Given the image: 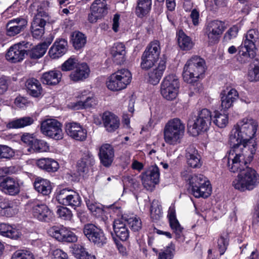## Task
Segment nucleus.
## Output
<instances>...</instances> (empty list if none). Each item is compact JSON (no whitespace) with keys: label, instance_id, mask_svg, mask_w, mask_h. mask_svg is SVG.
I'll return each mask as SVG.
<instances>
[{"label":"nucleus","instance_id":"nucleus-1","mask_svg":"<svg viewBox=\"0 0 259 259\" xmlns=\"http://www.w3.org/2000/svg\"><path fill=\"white\" fill-rule=\"evenodd\" d=\"M256 151L253 145L251 147L231 146L228 159V169L232 172H239L233 180L232 186L241 192L251 191L259 185V175L247 166Z\"/></svg>","mask_w":259,"mask_h":259},{"label":"nucleus","instance_id":"nucleus-2","mask_svg":"<svg viewBox=\"0 0 259 259\" xmlns=\"http://www.w3.org/2000/svg\"><path fill=\"white\" fill-rule=\"evenodd\" d=\"M258 126L257 121L251 117H245L239 120L230 132V146H240L243 148L253 145L256 148V144L253 138Z\"/></svg>","mask_w":259,"mask_h":259},{"label":"nucleus","instance_id":"nucleus-3","mask_svg":"<svg viewBox=\"0 0 259 259\" xmlns=\"http://www.w3.org/2000/svg\"><path fill=\"white\" fill-rule=\"evenodd\" d=\"M184 122L179 118H174L168 120L163 130V139L170 145H176L181 142L185 132Z\"/></svg>","mask_w":259,"mask_h":259},{"label":"nucleus","instance_id":"nucleus-4","mask_svg":"<svg viewBox=\"0 0 259 259\" xmlns=\"http://www.w3.org/2000/svg\"><path fill=\"white\" fill-rule=\"evenodd\" d=\"M204 72V60L199 56H193L187 61L184 67V80L188 83H192L196 81Z\"/></svg>","mask_w":259,"mask_h":259},{"label":"nucleus","instance_id":"nucleus-5","mask_svg":"<svg viewBox=\"0 0 259 259\" xmlns=\"http://www.w3.org/2000/svg\"><path fill=\"white\" fill-rule=\"evenodd\" d=\"M37 8L34 12L35 17L31 24V33L33 37L38 39L41 37L45 32L46 22L49 20L48 14L45 11L39 3L35 2L32 4L30 9Z\"/></svg>","mask_w":259,"mask_h":259},{"label":"nucleus","instance_id":"nucleus-6","mask_svg":"<svg viewBox=\"0 0 259 259\" xmlns=\"http://www.w3.org/2000/svg\"><path fill=\"white\" fill-rule=\"evenodd\" d=\"M132 79L131 72L126 69H122L112 74L107 81V88L111 91H117L125 89Z\"/></svg>","mask_w":259,"mask_h":259},{"label":"nucleus","instance_id":"nucleus-7","mask_svg":"<svg viewBox=\"0 0 259 259\" xmlns=\"http://www.w3.org/2000/svg\"><path fill=\"white\" fill-rule=\"evenodd\" d=\"M160 42L155 40L147 47L141 57V67L142 69L148 70L153 66L160 54Z\"/></svg>","mask_w":259,"mask_h":259},{"label":"nucleus","instance_id":"nucleus-8","mask_svg":"<svg viewBox=\"0 0 259 259\" xmlns=\"http://www.w3.org/2000/svg\"><path fill=\"white\" fill-rule=\"evenodd\" d=\"M160 92L162 97L167 100L176 98L180 87L178 77L174 74L165 76L161 83Z\"/></svg>","mask_w":259,"mask_h":259},{"label":"nucleus","instance_id":"nucleus-9","mask_svg":"<svg viewBox=\"0 0 259 259\" xmlns=\"http://www.w3.org/2000/svg\"><path fill=\"white\" fill-rule=\"evenodd\" d=\"M225 28V23L221 21L213 20L209 22L206 25L204 32L208 44L212 45L218 43Z\"/></svg>","mask_w":259,"mask_h":259},{"label":"nucleus","instance_id":"nucleus-10","mask_svg":"<svg viewBox=\"0 0 259 259\" xmlns=\"http://www.w3.org/2000/svg\"><path fill=\"white\" fill-rule=\"evenodd\" d=\"M40 130L44 135L54 140H59L63 138L62 124L55 119H47L43 121Z\"/></svg>","mask_w":259,"mask_h":259},{"label":"nucleus","instance_id":"nucleus-11","mask_svg":"<svg viewBox=\"0 0 259 259\" xmlns=\"http://www.w3.org/2000/svg\"><path fill=\"white\" fill-rule=\"evenodd\" d=\"M211 114L210 111L207 109H203L200 111L192 125L189 123L190 128L192 126V130L194 135H198L201 132H205L211 124Z\"/></svg>","mask_w":259,"mask_h":259},{"label":"nucleus","instance_id":"nucleus-12","mask_svg":"<svg viewBox=\"0 0 259 259\" xmlns=\"http://www.w3.org/2000/svg\"><path fill=\"white\" fill-rule=\"evenodd\" d=\"M83 233L91 242L98 246H102L106 243L107 238L103 231L92 224L85 225Z\"/></svg>","mask_w":259,"mask_h":259},{"label":"nucleus","instance_id":"nucleus-13","mask_svg":"<svg viewBox=\"0 0 259 259\" xmlns=\"http://www.w3.org/2000/svg\"><path fill=\"white\" fill-rule=\"evenodd\" d=\"M142 184L147 190L152 191L155 185L159 183L160 171L158 167L152 165L140 176Z\"/></svg>","mask_w":259,"mask_h":259},{"label":"nucleus","instance_id":"nucleus-14","mask_svg":"<svg viewBox=\"0 0 259 259\" xmlns=\"http://www.w3.org/2000/svg\"><path fill=\"white\" fill-rule=\"evenodd\" d=\"M31 45L25 41H22L11 46L6 55V59L11 63H17L22 61L25 57L27 48Z\"/></svg>","mask_w":259,"mask_h":259},{"label":"nucleus","instance_id":"nucleus-15","mask_svg":"<svg viewBox=\"0 0 259 259\" xmlns=\"http://www.w3.org/2000/svg\"><path fill=\"white\" fill-rule=\"evenodd\" d=\"M26 18L20 17L8 21L6 25V34L9 36H14L23 31L27 25Z\"/></svg>","mask_w":259,"mask_h":259},{"label":"nucleus","instance_id":"nucleus-16","mask_svg":"<svg viewBox=\"0 0 259 259\" xmlns=\"http://www.w3.org/2000/svg\"><path fill=\"white\" fill-rule=\"evenodd\" d=\"M65 129L67 134L72 139L78 141H85L87 131L78 123L69 122L65 123Z\"/></svg>","mask_w":259,"mask_h":259},{"label":"nucleus","instance_id":"nucleus-17","mask_svg":"<svg viewBox=\"0 0 259 259\" xmlns=\"http://www.w3.org/2000/svg\"><path fill=\"white\" fill-rule=\"evenodd\" d=\"M22 185L23 183L18 179L8 177L0 182V190L6 194L14 196L20 192Z\"/></svg>","mask_w":259,"mask_h":259},{"label":"nucleus","instance_id":"nucleus-18","mask_svg":"<svg viewBox=\"0 0 259 259\" xmlns=\"http://www.w3.org/2000/svg\"><path fill=\"white\" fill-rule=\"evenodd\" d=\"M33 217L39 221L48 222L53 218V213L45 204H37L31 210Z\"/></svg>","mask_w":259,"mask_h":259},{"label":"nucleus","instance_id":"nucleus-19","mask_svg":"<svg viewBox=\"0 0 259 259\" xmlns=\"http://www.w3.org/2000/svg\"><path fill=\"white\" fill-rule=\"evenodd\" d=\"M99 156L101 163L104 166H109L112 164L114 157L113 148L109 144L102 145L99 149Z\"/></svg>","mask_w":259,"mask_h":259},{"label":"nucleus","instance_id":"nucleus-20","mask_svg":"<svg viewBox=\"0 0 259 259\" xmlns=\"http://www.w3.org/2000/svg\"><path fill=\"white\" fill-rule=\"evenodd\" d=\"M166 68L165 59H161L157 66L148 73V81L152 84H158Z\"/></svg>","mask_w":259,"mask_h":259},{"label":"nucleus","instance_id":"nucleus-21","mask_svg":"<svg viewBox=\"0 0 259 259\" xmlns=\"http://www.w3.org/2000/svg\"><path fill=\"white\" fill-rule=\"evenodd\" d=\"M90 72V68L87 63H79L71 72L69 77L74 82L83 81L89 77Z\"/></svg>","mask_w":259,"mask_h":259},{"label":"nucleus","instance_id":"nucleus-22","mask_svg":"<svg viewBox=\"0 0 259 259\" xmlns=\"http://www.w3.org/2000/svg\"><path fill=\"white\" fill-rule=\"evenodd\" d=\"M67 41L65 39L56 40L49 51L50 57L57 59L64 55L67 50Z\"/></svg>","mask_w":259,"mask_h":259},{"label":"nucleus","instance_id":"nucleus-23","mask_svg":"<svg viewBox=\"0 0 259 259\" xmlns=\"http://www.w3.org/2000/svg\"><path fill=\"white\" fill-rule=\"evenodd\" d=\"M186 157L188 164L191 167L198 168L201 166L200 156L194 146L190 145L186 149Z\"/></svg>","mask_w":259,"mask_h":259},{"label":"nucleus","instance_id":"nucleus-24","mask_svg":"<svg viewBox=\"0 0 259 259\" xmlns=\"http://www.w3.org/2000/svg\"><path fill=\"white\" fill-rule=\"evenodd\" d=\"M113 228L116 236L122 241H125L129 237V231L126 227V221L123 218L115 220Z\"/></svg>","mask_w":259,"mask_h":259},{"label":"nucleus","instance_id":"nucleus-25","mask_svg":"<svg viewBox=\"0 0 259 259\" xmlns=\"http://www.w3.org/2000/svg\"><path fill=\"white\" fill-rule=\"evenodd\" d=\"M221 95V107L224 110H227L232 107L233 103L238 97L237 91L234 89H231L229 91H224Z\"/></svg>","mask_w":259,"mask_h":259},{"label":"nucleus","instance_id":"nucleus-26","mask_svg":"<svg viewBox=\"0 0 259 259\" xmlns=\"http://www.w3.org/2000/svg\"><path fill=\"white\" fill-rule=\"evenodd\" d=\"M102 119L106 130L112 132L117 129L119 125V119L117 116L110 112L103 113Z\"/></svg>","mask_w":259,"mask_h":259},{"label":"nucleus","instance_id":"nucleus-27","mask_svg":"<svg viewBox=\"0 0 259 259\" xmlns=\"http://www.w3.org/2000/svg\"><path fill=\"white\" fill-rule=\"evenodd\" d=\"M62 73L58 70H54L44 72L40 80L44 84L55 85L58 84L62 78Z\"/></svg>","mask_w":259,"mask_h":259},{"label":"nucleus","instance_id":"nucleus-28","mask_svg":"<svg viewBox=\"0 0 259 259\" xmlns=\"http://www.w3.org/2000/svg\"><path fill=\"white\" fill-rule=\"evenodd\" d=\"M25 86L28 94L31 96L35 98H39L42 96V88L39 80L31 78L27 80Z\"/></svg>","mask_w":259,"mask_h":259},{"label":"nucleus","instance_id":"nucleus-29","mask_svg":"<svg viewBox=\"0 0 259 259\" xmlns=\"http://www.w3.org/2000/svg\"><path fill=\"white\" fill-rule=\"evenodd\" d=\"M126 54L125 47L121 42L115 43L111 50L113 61L117 64H121L124 61Z\"/></svg>","mask_w":259,"mask_h":259},{"label":"nucleus","instance_id":"nucleus-30","mask_svg":"<svg viewBox=\"0 0 259 259\" xmlns=\"http://www.w3.org/2000/svg\"><path fill=\"white\" fill-rule=\"evenodd\" d=\"M243 44L251 49H255L259 42V30L255 29L249 30L243 40Z\"/></svg>","mask_w":259,"mask_h":259},{"label":"nucleus","instance_id":"nucleus-31","mask_svg":"<svg viewBox=\"0 0 259 259\" xmlns=\"http://www.w3.org/2000/svg\"><path fill=\"white\" fill-rule=\"evenodd\" d=\"M0 210L2 215L11 217L17 213L19 208L16 202L5 199L0 204Z\"/></svg>","mask_w":259,"mask_h":259},{"label":"nucleus","instance_id":"nucleus-32","mask_svg":"<svg viewBox=\"0 0 259 259\" xmlns=\"http://www.w3.org/2000/svg\"><path fill=\"white\" fill-rule=\"evenodd\" d=\"M35 120L30 116H24L13 119L8 122L6 127L9 128H21L32 125Z\"/></svg>","mask_w":259,"mask_h":259},{"label":"nucleus","instance_id":"nucleus-33","mask_svg":"<svg viewBox=\"0 0 259 259\" xmlns=\"http://www.w3.org/2000/svg\"><path fill=\"white\" fill-rule=\"evenodd\" d=\"M37 165L40 168L48 172H55L58 170L59 165L58 162L53 159L44 158L38 160Z\"/></svg>","mask_w":259,"mask_h":259},{"label":"nucleus","instance_id":"nucleus-34","mask_svg":"<svg viewBox=\"0 0 259 259\" xmlns=\"http://www.w3.org/2000/svg\"><path fill=\"white\" fill-rule=\"evenodd\" d=\"M152 6V0H138L135 9L136 15L139 18H143L148 15Z\"/></svg>","mask_w":259,"mask_h":259},{"label":"nucleus","instance_id":"nucleus-35","mask_svg":"<svg viewBox=\"0 0 259 259\" xmlns=\"http://www.w3.org/2000/svg\"><path fill=\"white\" fill-rule=\"evenodd\" d=\"M0 234L12 239H17L21 235L18 229L5 223L0 224Z\"/></svg>","mask_w":259,"mask_h":259},{"label":"nucleus","instance_id":"nucleus-36","mask_svg":"<svg viewBox=\"0 0 259 259\" xmlns=\"http://www.w3.org/2000/svg\"><path fill=\"white\" fill-rule=\"evenodd\" d=\"M35 189L44 195H49L52 190L51 183L47 179L37 178L34 183Z\"/></svg>","mask_w":259,"mask_h":259},{"label":"nucleus","instance_id":"nucleus-37","mask_svg":"<svg viewBox=\"0 0 259 259\" xmlns=\"http://www.w3.org/2000/svg\"><path fill=\"white\" fill-rule=\"evenodd\" d=\"M178 42L180 48L185 51L190 50L193 47V42L191 38L186 35L183 30L177 33Z\"/></svg>","mask_w":259,"mask_h":259},{"label":"nucleus","instance_id":"nucleus-38","mask_svg":"<svg viewBox=\"0 0 259 259\" xmlns=\"http://www.w3.org/2000/svg\"><path fill=\"white\" fill-rule=\"evenodd\" d=\"M72 252L77 259H96L94 255L89 253L85 248L79 244L73 245Z\"/></svg>","mask_w":259,"mask_h":259},{"label":"nucleus","instance_id":"nucleus-39","mask_svg":"<svg viewBox=\"0 0 259 259\" xmlns=\"http://www.w3.org/2000/svg\"><path fill=\"white\" fill-rule=\"evenodd\" d=\"M255 50L246 47L242 42L239 48V61L243 63L248 62L251 58L254 57Z\"/></svg>","mask_w":259,"mask_h":259},{"label":"nucleus","instance_id":"nucleus-40","mask_svg":"<svg viewBox=\"0 0 259 259\" xmlns=\"http://www.w3.org/2000/svg\"><path fill=\"white\" fill-rule=\"evenodd\" d=\"M71 41L75 49L79 50L86 44L87 37L79 31H75L71 35Z\"/></svg>","mask_w":259,"mask_h":259},{"label":"nucleus","instance_id":"nucleus-41","mask_svg":"<svg viewBox=\"0 0 259 259\" xmlns=\"http://www.w3.org/2000/svg\"><path fill=\"white\" fill-rule=\"evenodd\" d=\"M198 190H195L193 195L196 198H207L210 196L211 192V187L209 181L207 180L205 184L198 187Z\"/></svg>","mask_w":259,"mask_h":259},{"label":"nucleus","instance_id":"nucleus-42","mask_svg":"<svg viewBox=\"0 0 259 259\" xmlns=\"http://www.w3.org/2000/svg\"><path fill=\"white\" fill-rule=\"evenodd\" d=\"M207 178L201 174H194L189 178V185L191 187L192 193L198 190V187L205 184Z\"/></svg>","mask_w":259,"mask_h":259},{"label":"nucleus","instance_id":"nucleus-43","mask_svg":"<svg viewBox=\"0 0 259 259\" xmlns=\"http://www.w3.org/2000/svg\"><path fill=\"white\" fill-rule=\"evenodd\" d=\"M169 225L176 234V237L179 241H183L184 237L183 234V228L181 227L177 218L169 220Z\"/></svg>","mask_w":259,"mask_h":259},{"label":"nucleus","instance_id":"nucleus-44","mask_svg":"<svg viewBox=\"0 0 259 259\" xmlns=\"http://www.w3.org/2000/svg\"><path fill=\"white\" fill-rule=\"evenodd\" d=\"M107 4L106 0H95L91 7V10L104 16L107 13Z\"/></svg>","mask_w":259,"mask_h":259},{"label":"nucleus","instance_id":"nucleus-45","mask_svg":"<svg viewBox=\"0 0 259 259\" xmlns=\"http://www.w3.org/2000/svg\"><path fill=\"white\" fill-rule=\"evenodd\" d=\"M86 204L89 209L96 217H102L104 213L102 206L100 203H97L91 200H87Z\"/></svg>","mask_w":259,"mask_h":259},{"label":"nucleus","instance_id":"nucleus-46","mask_svg":"<svg viewBox=\"0 0 259 259\" xmlns=\"http://www.w3.org/2000/svg\"><path fill=\"white\" fill-rule=\"evenodd\" d=\"M72 191V190L68 188H64L57 191L56 198L58 202L64 205H68L67 202L71 195V192Z\"/></svg>","mask_w":259,"mask_h":259},{"label":"nucleus","instance_id":"nucleus-47","mask_svg":"<svg viewBox=\"0 0 259 259\" xmlns=\"http://www.w3.org/2000/svg\"><path fill=\"white\" fill-rule=\"evenodd\" d=\"M47 49L48 45L46 43L38 45L31 49L29 52V56L34 59L40 58L45 55Z\"/></svg>","mask_w":259,"mask_h":259},{"label":"nucleus","instance_id":"nucleus-48","mask_svg":"<svg viewBox=\"0 0 259 259\" xmlns=\"http://www.w3.org/2000/svg\"><path fill=\"white\" fill-rule=\"evenodd\" d=\"M214 113L213 123L220 128L226 127L228 123V115L219 111H215Z\"/></svg>","mask_w":259,"mask_h":259},{"label":"nucleus","instance_id":"nucleus-49","mask_svg":"<svg viewBox=\"0 0 259 259\" xmlns=\"http://www.w3.org/2000/svg\"><path fill=\"white\" fill-rule=\"evenodd\" d=\"M229 238L228 233H222L218 240V248L220 255L224 254L229 245Z\"/></svg>","mask_w":259,"mask_h":259},{"label":"nucleus","instance_id":"nucleus-50","mask_svg":"<svg viewBox=\"0 0 259 259\" xmlns=\"http://www.w3.org/2000/svg\"><path fill=\"white\" fill-rule=\"evenodd\" d=\"M65 229L63 226H54L49 230V234L56 240L63 242Z\"/></svg>","mask_w":259,"mask_h":259},{"label":"nucleus","instance_id":"nucleus-51","mask_svg":"<svg viewBox=\"0 0 259 259\" xmlns=\"http://www.w3.org/2000/svg\"><path fill=\"white\" fill-rule=\"evenodd\" d=\"M124 220L127 223L129 227L133 231L137 232L141 229L142 223L139 217L135 215Z\"/></svg>","mask_w":259,"mask_h":259},{"label":"nucleus","instance_id":"nucleus-52","mask_svg":"<svg viewBox=\"0 0 259 259\" xmlns=\"http://www.w3.org/2000/svg\"><path fill=\"white\" fill-rule=\"evenodd\" d=\"M150 215L151 218L154 220H158L162 217L161 206L156 200L153 201L151 203Z\"/></svg>","mask_w":259,"mask_h":259},{"label":"nucleus","instance_id":"nucleus-53","mask_svg":"<svg viewBox=\"0 0 259 259\" xmlns=\"http://www.w3.org/2000/svg\"><path fill=\"white\" fill-rule=\"evenodd\" d=\"M30 148L35 152H46L49 149V146L46 142L36 139Z\"/></svg>","mask_w":259,"mask_h":259},{"label":"nucleus","instance_id":"nucleus-54","mask_svg":"<svg viewBox=\"0 0 259 259\" xmlns=\"http://www.w3.org/2000/svg\"><path fill=\"white\" fill-rule=\"evenodd\" d=\"M71 193V195L67 202L68 205L66 206H70L75 208L76 207H78L80 205L81 199L79 194L75 191L72 190Z\"/></svg>","mask_w":259,"mask_h":259},{"label":"nucleus","instance_id":"nucleus-55","mask_svg":"<svg viewBox=\"0 0 259 259\" xmlns=\"http://www.w3.org/2000/svg\"><path fill=\"white\" fill-rule=\"evenodd\" d=\"M79 64L78 60L74 57H70L65 61L61 65V70L63 71H68L75 69L76 66Z\"/></svg>","mask_w":259,"mask_h":259},{"label":"nucleus","instance_id":"nucleus-56","mask_svg":"<svg viewBox=\"0 0 259 259\" xmlns=\"http://www.w3.org/2000/svg\"><path fill=\"white\" fill-rule=\"evenodd\" d=\"M11 259H33L32 253L27 250H18L12 255Z\"/></svg>","mask_w":259,"mask_h":259},{"label":"nucleus","instance_id":"nucleus-57","mask_svg":"<svg viewBox=\"0 0 259 259\" xmlns=\"http://www.w3.org/2000/svg\"><path fill=\"white\" fill-rule=\"evenodd\" d=\"M205 4L208 10L215 11L225 5V0H207L205 1Z\"/></svg>","mask_w":259,"mask_h":259},{"label":"nucleus","instance_id":"nucleus-58","mask_svg":"<svg viewBox=\"0 0 259 259\" xmlns=\"http://www.w3.org/2000/svg\"><path fill=\"white\" fill-rule=\"evenodd\" d=\"M57 214L60 218L64 220H71L72 217L71 211L64 206L58 207Z\"/></svg>","mask_w":259,"mask_h":259},{"label":"nucleus","instance_id":"nucleus-59","mask_svg":"<svg viewBox=\"0 0 259 259\" xmlns=\"http://www.w3.org/2000/svg\"><path fill=\"white\" fill-rule=\"evenodd\" d=\"M248 78L251 81L259 80V64L249 70L248 72Z\"/></svg>","mask_w":259,"mask_h":259},{"label":"nucleus","instance_id":"nucleus-60","mask_svg":"<svg viewBox=\"0 0 259 259\" xmlns=\"http://www.w3.org/2000/svg\"><path fill=\"white\" fill-rule=\"evenodd\" d=\"M13 154L11 148L5 145H0V158H9Z\"/></svg>","mask_w":259,"mask_h":259},{"label":"nucleus","instance_id":"nucleus-61","mask_svg":"<svg viewBox=\"0 0 259 259\" xmlns=\"http://www.w3.org/2000/svg\"><path fill=\"white\" fill-rule=\"evenodd\" d=\"M81 160L83 161L87 165H89L90 167L93 166L95 163V158L93 155L89 151H87L85 152L82 158L80 159Z\"/></svg>","mask_w":259,"mask_h":259},{"label":"nucleus","instance_id":"nucleus-62","mask_svg":"<svg viewBox=\"0 0 259 259\" xmlns=\"http://www.w3.org/2000/svg\"><path fill=\"white\" fill-rule=\"evenodd\" d=\"M238 28L236 26H233L226 32L224 35V39L226 40H230L236 37L238 34Z\"/></svg>","mask_w":259,"mask_h":259},{"label":"nucleus","instance_id":"nucleus-63","mask_svg":"<svg viewBox=\"0 0 259 259\" xmlns=\"http://www.w3.org/2000/svg\"><path fill=\"white\" fill-rule=\"evenodd\" d=\"M65 232L64 234V238L63 242H74L77 240L76 236L74 233L68 230L66 228L65 229Z\"/></svg>","mask_w":259,"mask_h":259},{"label":"nucleus","instance_id":"nucleus-64","mask_svg":"<svg viewBox=\"0 0 259 259\" xmlns=\"http://www.w3.org/2000/svg\"><path fill=\"white\" fill-rule=\"evenodd\" d=\"M68 256L65 251L60 249H56L52 252V259H68Z\"/></svg>","mask_w":259,"mask_h":259}]
</instances>
